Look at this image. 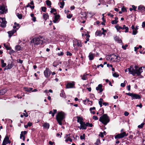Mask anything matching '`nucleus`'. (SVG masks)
<instances>
[{
	"label": "nucleus",
	"instance_id": "f257e3e1",
	"mask_svg": "<svg viewBox=\"0 0 145 145\" xmlns=\"http://www.w3.org/2000/svg\"><path fill=\"white\" fill-rule=\"evenodd\" d=\"M129 72L133 76H135V74H137L138 76H139L142 71V67L139 68L138 67L135 65L134 67L133 66H130V68L127 69Z\"/></svg>",
	"mask_w": 145,
	"mask_h": 145
},
{
	"label": "nucleus",
	"instance_id": "f03ea898",
	"mask_svg": "<svg viewBox=\"0 0 145 145\" xmlns=\"http://www.w3.org/2000/svg\"><path fill=\"white\" fill-rule=\"evenodd\" d=\"M99 121L102 123L106 125L109 122L110 119L107 114H104L99 118Z\"/></svg>",
	"mask_w": 145,
	"mask_h": 145
},
{
	"label": "nucleus",
	"instance_id": "7ed1b4c3",
	"mask_svg": "<svg viewBox=\"0 0 145 145\" xmlns=\"http://www.w3.org/2000/svg\"><path fill=\"white\" fill-rule=\"evenodd\" d=\"M31 42L35 46L42 44L44 42H45L43 40L42 38V37L39 36V37L35 38L31 40Z\"/></svg>",
	"mask_w": 145,
	"mask_h": 145
},
{
	"label": "nucleus",
	"instance_id": "20e7f679",
	"mask_svg": "<svg viewBox=\"0 0 145 145\" xmlns=\"http://www.w3.org/2000/svg\"><path fill=\"white\" fill-rule=\"evenodd\" d=\"M65 118V114L61 112H58L56 116V119L57 121L60 125H62V121Z\"/></svg>",
	"mask_w": 145,
	"mask_h": 145
},
{
	"label": "nucleus",
	"instance_id": "39448f33",
	"mask_svg": "<svg viewBox=\"0 0 145 145\" xmlns=\"http://www.w3.org/2000/svg\"><path fill=\"white\" fill-rule=\"evenodd\" d=\"M126 94L131 96L132 98V99H140L141 98V97L139 95L133 93H126Z\"/></svg>",
	"mask_w": 145,
	"mask_h": 145
},
{
	"label": "nucleus",
	"instance_id": "423d86ee",
	"mask_svg": "<svg viewBox=\"0 0 145 145\" xmlns=\"http://www.w3.org/2000/svg\"><path fill=\"white\" fill-rule=\"evenodd\" d=\"M127 135L128 134H126V133L124 132L116 135L114 138L115 139L121 138H123L125 136H127Z\"/></svg>",
	"mask_w": 145,
	"mask_h": 145
},
{
	"label": "nucleus",
	"instance_id": "0eeeda50",
	"mask_svg": "<svg viewBox=\"0 0 145 145\" xmlns=\"http://www.w3.org/2000/svg\"><path fill=\"white\" fill-rule=\"evenodd\" d=\"M0 22L1 23L0 26L2 27H5L6 26L7 22L5 21V18L0 17Z\"/></svg>",
	"mask_w": 145,
	"mask_h": 145
},
{
	"label": "nucleus",
	"instance_id": "6e6552de",
	"mask_svg": "<svg viewBox=\"0 0 145 145\" xmlns=\"http://www.w3.org/2000/svg\"><path fill=\"white\" fill-rule=\"evenodd\" d=\"M52 73V72L50 69L48 68H46L44 72V73L45 76L46 78L49 77Z\"/></svg>",
	"mask_w": 145,
	"mask_h": 145
},
{
	"label": "nucleus",
	"instance_id": "1a4fd4ad",
	"mask_svg": "<svg viewBox=\"0 0 145 145\" xmlns=\"http://www.w3.org/2000/svg\"><path fill=\"white\" fill-rule=\"evenodd\" d=\"M108 57L110 60L113 61H117V59H118V58H119L118 56L114 54L109 56Z\"/></svg>",
	"mask_w": 145,
	"mask_h": 145
},
{
	"label": "nucleus",
	"instance_id": "9d476101",
	"mask_svg": "<svg viewBox=\"0 0 145 145\" xmlns=\"http://www.w3.org/2000/svg\"><path fill=\"white\" fill-rule=\"evenodd\" d=\"M7 10V9L4 5H0V14H3Z\"/></svg>",
	"mask_w": 145,
	"mask_h": 145
},
{
	"label": "nucleus",
	"instance_id": "9b49d317",
	"mask_svg": "<svg viewBox=\"0 0 145 145\" xmlns=\"http://www.w3.org/2000/svg\"><path fill=\"white\" fill-rule=\"evenodd\" d=\"M13 28L14 29L12 31H9L8 32V33L9 35V36L10 37L12 35L16 32V29H14L16 28V26H14Z\"/></svg>",
	"mask_w": 145,
	"mask_h": 145
},
{
	"label": "nucleus",
	"instance_id": "f8f14e48",
	"mask_svg": "<svg viewBox=\"0 0 145 145\" xmlns=\"http://www.w3.org/2000/svg\"><path fill=\"white\" fill-rule=\"evenodd\" d=\"M138 12H143L145 10V7L142 5H140L138 7Z\"/></svg>",
	"mask_w": 145,
	"mask_h": 145
},
{
	"label": "nucleus",
	"instance_id": "ddd939ff",
	"mask_svg": "<svg viewBox=\"0 0 145 145\" xmlns=\"http://www.w3.org/2000/svg\"><path fill=\"white\" fill-rule=\"evenodd\" d=\"M74 82L72 83H68L66 85V87L67 88H72L74 87Z\"/></svg>",
	"mask_w": 145,
	"mask_h": 145
},
{
	"label": "nucleus",
	"instance_id": "4468645a",
	"mask_svg": "<svg viewBox=\"0 0 145 145\" xmlns=\"http://www.w3.org/2000/svg\"><path fill=\"white\" fill-rule=\"evenodd\" d=\"M80 124V127H78L80 129H86V125L84 122Z\"/></svg>",
	"mask_w": 145,
	"mask_h": 145
},
{
	"label": "nucleus",
	"instance_id": "2eb2a0df",
	"mask_svg": "<svg viewBox=\"0 0 145 145\" xmlns=\"http://www.w3.org/2000/svg\"><path fill=\"white\" fill-rule=\"evenodd\" d=\"M89 75V74L86 73L84 74L82 76H81V79L83 80H86L88 79L87 76Z\"/></svg>",
	"mask_w": 145,
	"mask_h": 145
},
{
	"label": "nucleus",
	"instance_id": "dca6fc26",
	"mask_svg": "<svg viewBox=\"0 0 145 145\" xmlns=\"http://www.w3.org/2000/svg\"><path fill=\"white\" fill-rule=\"evenodd\" d=\"M61 62L58 61H54L53 64V66L54 67H57V66L59 64H61Z\"/></svg>",
	"mask_w": 145,
	"mask_h": 145
},
{
	"label": "nucleus",
	"instance_id": "f3484780",
	"mask_svg": "<svg viewBox=\"0 0 145 145\" xmlns=\"http://www.w3.org/2000/svg\"><path fill=\"white\" fill-rule=\"evenodd\" d=\"M102 86L101 84H99L98 86L96 87V89L97 90H99L100 92H102L103 91V89L102 88Z\"/></svg>",
	"mask_w": 145,
	"mask_h": 145
},
{
	"label": "nucleus",
	"instance_id": "a211bd4d",
	"mask_svg": "<svg viewBox=\"0 0 145 145\" xmlns=\"http://www.w3.org/2000/svg\"><path fill=\"white\" fill-rule=\"evenodd\" d=\"M43 18L45 20H46L49 18V16L48 13H43Z\"/></svg>",
	"mask_w": 145,
	"mask_h": 145
},
{
	"label": "nucleus",
	"instance_id": "6ab92c4d",
	"mask_svg": "<svg viewBox=\"0 0 145 145\" xmlns=\"http://www.w3.org/2000/svg\"><path fill=\"white\" fill-rule=\"evenodd\" d=\"M94 54L91 53H90L89 55V59L92 60L93 59Z\"/></svg>",
	"mask_w": 145,
	"mask_h": 145
},
{
	"label": "nucleus",
	"instance_id": "aec40b11",
	"mask_svg": "<svg viewBox=\"0 0 145 145\" xmlns=\"http://www.w3.org/2000/svg\"><path fill=\"white\" fill-rule=\"evenodd\" d=\"M75 43H76L77 46L78 47H81L82 46L81 41L80 40H77L76 41H75Z\"/></svg>",
	"mask_w": 145,
	"mask_h": 145
},
{
	"label": "nucleus",
	"instance_id": "412c9836",
	"mask_svg": "<svg viewBox=\"0 0 145 145\" xmlns=\"http://www.w3.org/2000/svg\"><path fill=\"white\" fill-rule=\"evenodd\" d=\"M76 118L77 119V122L79 123L80 124H81L83 122L82 121V118L79 116H77Z\"/></svg>",
	"mask_w": 145,
	"mask_h": 145
},
{
	"label": "nucleus",
	"instance_id": "4be33fe9",
	"mask_svg": "<svg viewBox=\"0 0 145 145\" xmlns=\"http://www.w3.org/2000/svg\"><path fill=\"white\" fill-rule=\"evenodd\" d=\"M59 18V15H56L55 16L54 19L53 20V22L54 23H56Z\"/></svg>",
	"mask_w": 145,
	"mask_h": 145
},
{
	"label": "nucleus",
	"instance_id": "5701e85b",
	"mask_svg": "<svg viewBox=\"0 0 145 145\" xmlns=\"http://www.w3.org/2000/svg\"><path fill=\"white\" fill-rule=\"evenodd\" d=\"M95 36H101L102 35L101 31L99 30L97 31L95 33Z\"/></svg>",
	"mask_w": 145,
	"mask_h": 145
},
{
	"label": "nucleus",
	"instance_id": "b1692460",
	"mask_svg": "<svg viewBox=\"0 0 145 145\" xmlns=\"http://www.w3.org/2000/svg\"><path fill=\"white\" fill-rule=\"evenodd\" d=\"M13 67L12 64H8L5 68L4 70L11 69Z\"/></svg>",
	"mask_w": 145,
	"mask_h": 145
},
{
	"label": "nucleus",
	"instance_id": "393cba45",
	"mask_svg": "<svg viewBox=\"0 0 145 145\" xmlns=\"http://www.w3.org/2000/svg\"><path fill=\"white\" fill-rule=\"evenodd\" d=\"M60 96L61 97L65 98L66 97L65 94L63 90H62L61 91V93H60Z\"/></svg>",
	"mask_w": 145,
	"mask_h": 145
},
{
	"label": "nucleus",
	"instance_id": "a878e982",
	"mask_svg": "<svg viewBox=\"0 0 145 145\" xmlns=\"http://www.w3.org/2000/svg\"><path fill=\"white\" fill-rule=\"evenodd\" d=\"M49 124L48 123H45L43 125V126L45 128L48 129L49 127Z\"/></svg>",
	"mask_w": 145,
	"mask_h": 145
},
{
	"label": "nucleus",
	"instance_id": "bb28decb",
	"mask_svg": "<svg viewBox=\"0 0 145 145\" xmlns=\"http://www.w3.org/2000/svg\"><path fill=\"white\" fill-rule=\"evenodd\" d=\"M9 138L8 137L6 136L5 137L3 141L6 143L7 144V142H8V141L9 140Z\"/></svg>",
	"mask_w": 145,
	"mask_h": 145
},
{
	"label": "nucleus",
	"instance_id": "cd10ccee",
	"mask_svg": "<svg viewBox=\"0 0 145 145\" xmlns=\"http://www.w3.org/2000/svg\"><path fill=\"white\" fill-rule=\"evenodd\" d=\"M6 92V90L5 89L0 90V95H3Z\"/></svg>",
	"mask_w": 145,
	"mask_h": 145
},
{
	"label": "nucleus",
	"instance_id": "c85d7f7f",
	"mask_svg": "<svg viewBox=\"0 0 145 145\" xmlns=\"http://www.w3.org/2000/svg\"><path fill=\"white\" fill-rule=\"evenodd\" d=\"M15 48L17 50L19 51L21 50V47L20 46L17 45L15 46Z\"/></svg>",
	"mask_w": 145,
	"mask_h": 145
},
{
	"label": "nucleus",
	"instance_id": "c756f323",
	"mask_svg": "<svg viewBox=\"0 0 145 145\" xmlns=\"http://www.w3.org/2000/svg\"><path fill=\"white\" fill-rule=\"evenodd\" d=\"M46 5L48 6H50L51 5V4H52L51 2L50 1H49V0H47L46 1ZM50 7H51L50 6Z\"/></svg>",
	"mask_w": 145,
	"mask_h": 145
},
{
	"label": "nucleus",
	"instance_id": "7c9ffc66",
	"mask_svg": "<svg viewBox=\"0 0 145 145\" xmlns=\"http://www.w3.org/2000/svg\"><path fill=\"white\" fill-rule=\"evenodd\" d=\"M23 131H22L21 132V134L20 135V139H22V138L23 137V140L24 141L25 140V137L24 135H23Z\"/></svg>",
	"mask_w": 145,
	"mask_h": 145
},
{
	"label": "nucleus",
	"instance_id": "2f4dec72",
	"mask_svg": "<svg viewBox=\"0 0 145 145\" xmlns=\"http://www.w3.org/2000/svg\"><path fill=\"white\" fill-rule=\"evenodd\" d=\"M59 3L61 5V6H60V7L61 8H63V7L64 6V5L65 2L63 1H62L60 2Z\"/></svg>",
	"mask_w": 145,
	"mask_h": 145
},
{
	"label": "nucleus",
	"instance_id": "473e14b6",
	"mask_svg": "<svg viewBox=\"0 0 145 145\" xmlns=\"http://www.w3.org/2000/svg\"><path fill=\"white\" fill-rule=\"evenodd\" d=\"M27 7H29L31 9H33L34 8L35 6L34 5L31 6L30 5V4L29 3H28V4L26 6Z\"/></svg>",
	"mask_w": 145,
	"mask_h": 145
},
{
	"label": "nucleus",
	"instance_id": "72a5a7b5",
	"mask_svg": "<svg viewBox=\"0 0 145 145\" xmlns=\"http://www.w3.org/2000/svg\"><path fill=\"white\" fill-rule=\"evenodd\" d=\"M112 75L115 77H118L119 76L118 74L116 72H114V73H112Z\"/></svg>",
	"mask_w": 145,
	"mask_h": 145
},
{
	"label": "nucleus",
	"instance_id": "f704fd0d",
	"mask_svg": "<svg viewBox=\"0 0 145 145\" xmlns=\"http://www.w3.org/2000/svg\"><path fill=\"white\" fill-rule=\"evenodd\" d=\"M103 99L102 98H100L99 99V103L100 105V107H101L102 106V101Z\"/></svg>",
	"mask_w": 145,
	"mask_h": 145
},
{
	"label": "nucleus",
	"instance_id": "c9c22d12",
	"mask_svg": "<svg viewBox=\"0 0 145 145\" xmlns=\"http://www.w3.org/2000/svg\"><path fill=\"white\" fill-rule=\"evenodd\" d=\"M66 139L65 140V141L66 142H67L69 141H70V142H72V139L70 138V137H68V138H66Z\"/></svg>",
	"mask_w": 145,
	"mask_h": 145
},
{
	"label": "nucleus",
	"instance_id": "e433bc0d",
	"mask_svg": "<svg viewBox=\"0 0 145 145\" xmlns=\"http://www.w3.org/2000/svg\"><path fill=\"white\" fill-rule=\"evenodd\" d=\"M115 27L116 29L118 31H119L120 29H121V27L119 26L118 25L116 26Z\"/></svg>",
	"mask_w": 145,
	"mask_h": 145
},
{
	"label": "nucleus",
	"instance_id": "4c0bfd02",
	"mask_svg": "<svg viewBox=\"0 0 145 145\" xmlns=\"http://www.w3.org/2000/svg\"><path fill=\"white\" fill-rule=\"evenodd\" d=\"M137 33V31L136 29H135L133 30V35H135Z\"/></svg>",
	"mask_w": 145,
	"mask_h": 145
},
{
	"label": "nucleus",
	"instance_id": "58836bf2",
	"mask_svg": "<svg viewBox=\"0 0 145 145\" xmlns=\"http://www.w3.org/2000/svg\"><path fill=\"white\" fill-rule=\"evenodd\" d=\"M86 127L87 126H89L90 127H92L93 126V125L92 123H89L88 122H87L86 123Z\"/></svg>",
	"mask_w": 145,
	"mask_h": 145
},
{
	"label": "nucleus",
	"instance_id": "ea45409f",
	"mask_svg": "<svg viewBox=\"0 0 145 145\" xmlns=\"http://www.w3.org/2000/svg\"><path fill=\"white\" fill-rule=\"evenodd\" d=\"M46 8L45 7H41V10L42 11L44 12H46Z\"/></svg>",
	"mask_w": 145,
	"mask_h": 145
},
{
	"label": "nucleus",
	"instance_id": "a19ab883",
	"mask_svg": "<svg viewBox=\"0 0 145 145\" xmlns=\"http://www.w3.org/2000/svg\"><path fill=\"white\" fill-rule=\"evenodd\" d=\"M118 22V21L117 20H113L111 21V23L112 24H116Z\"/></svg>",
	"mask_w": 145,
	"mask_h": 145
},
{
	"label": "nucleus",
	"instance_id": "79ce46f5",
	"mask_svg": "<svg viewBox=\"0 0 145 145\" xmlns=\"http://www.w3.org/2000/svg\"><path fill=\"white\" fill-rule=\"evenodd\" d=\"M144 125V123H142L140 125H138V127L139 128H142L143 127Z\"/></svg>",
	"mask_w": 145,
	"mask_h": 145
},
{
	"label": "nucleus",
	"instance_id": "37998d69",
	"mask_svg": "<svg viewBox=\"0 0 145 145\" xmlns=\"http://www.w3.org/2000/svg\"><path fill=\"white\" fill-rule=\"evenodd\" d=\"M18 17V18L20 19H21L22 18V15L21 14H19V13L17 14V15Z\"/></svg>",
	"mask_w": 145,
	"mask_h": 145
},
{
	"label": "nucleus",
	"instance_id": "c03bdc74",
	"mask_svg": "<svg viewBox=\"0 0 145 145\" xmlns=\"http://www.w3.org/2000/svg\"><path fill=\"white\" fill-rule=\"evenodd\" d=\"M100 139H98L95 142V144L97 145H98L100 143Z\"/></svg>",
	"mask_w": 145,
	"mask_h": 145
},
{
	"label": "nucleus",
	"instance_id": "a18cd8bd",
	"mask_svg": "<svg viewBox=\"0 0 145 145\" xmlns=\"http://www.w3.org/2000/svg\"><path fill=\"white\" fill-rule=\"evenodd\" d=\"M85 134H83V135L80 136V138L81 140L84 139L85 138Z\"/></svg>",
	"mask_w": 145,
	"mask_h": 145
},
{
	"label": "nucleus",
	"instance_id": "49530a36",
	"mask_svg": "<svg viewBox=\"0 0 145 145\" xmlns=\"http://www.w3.org/2000/svg\"><path fill=\"white\" fill-rule=\"evenodd\" d=\"M53 111L54 112H53V113H52V117H54V116L55 114L56 113L57 110L56 109H54Z\"/></svg>",
	"mask_w": 145,
	"mask_h": 145
},
{
	"label": "nucleus",
	"instance_id": "de8ad7c7",
	"mask_svg": "<svg viewBox=\"0 0 145 145\" xmlns=\"http://www.w3.org/2000/svg\"><path fill=\"white\" fill-rule=\"evenodd\" d=\"M128 46V45L126 44L125 45L122 46V48L124 50H125L126 48Z\"/></svg>",
	"mask_w": 145,
	"mask_h": 145
},
{
	"label": "nucleus",
	"instance_id": "09e8293b",
	"mask_svg": "<svg viewBox=\"0 0 145 145\" xmlns=\"http://www.w3.org/2000/svg\"><path fill=\"white\" fill-rule=\"evenodd\" d=\"M104 133L102 132H100V134L99 135L101 137L103 138L104 137Z\"/></svg>",
	"mask_w": 145,
	"mask_h": 145
},
{
	"label": "nucleus",
	"instance_id": "8fccbe9b",
	"mask_svg": "<svg viewBox=\"0 0 145 145\" xmlns=\"http://www.w3.org/2000/svg\"><path fill=\"white\" fill-rule=\"evenodd\" d=\"M93 119L95 120H97L98 119V118L97 117L95 116H93Z\"/></svg>",
	"mask_w": 145,
	"mask_h": 145
},
{
	"label": "nucleus",
	"instance_id": "3c124183",
	"mask_svg": "<svg viewBox=\"0 0 145 145\" xmlns=\"http://www.w3.org/2000/svg\"><path fill=\"white\" fill-rule=\"evenodd\" d=\"M126 9L124 7H123L121 8V11L123 12H125L126 11Z\"/></svg>",
	"mask_w": 145,
	"mask_h": 145
},
{
	"label": "nucleus",
	"instance_id": "603ef678",
	"mask_svg": "<svg viewBox=\"0 0 145 145\" xmlns=\"http://www.w3.org/2000/svg\"><path fill=\"white\" fill-rule=\"evenodd\" d=\"M132 7L133 8V9L135 10V11H136V9L137 8V7L135 6V5H132Z\"/></svg>",
	"mask_w": 145,
	"mask_h": 145
},
{
	"label": "nucleus",
	"instance_id": "864d4df0",
	"mask_svg": "<svg viewBox=\"0 0 145 145\" xmlns=\"http://www.w3.org/2000/svg\"><path fill=\"white\" fill-rule=\"evenodd\" d=\"M125 32L127 33V32H128L129 28L128 27H126L125 28Z\"/></svg>",
	"mask_w": 145,
	"mask_h": 145
},
{
	"label": "nucleus",
	"instance_id": "5fc2aeb1",
	"mask_svg": "<svg viewBox=\"0 0 145 145\" xmlns=\"http://www.w3.org/2000/svg\"><path fill=\"white\" fill-rule=\"evenodd\" d=\"M23 62V61L20 59H18V62L19 63H22Z\"/></svg>",
	"mask_w": 145,
	"mask_h": 145
},
{
	"label": "nucleus",
	"instance_id": "6e6d98bb",
	"mask_svg": "<svg viewBox=\"0 0 145 145\" xmlns=\"http://www.w3.org/2000/svg\"><path fill=\"white\" fill-rule=\"evenodd\" d=\"M14 52V51L13 50H10L9 52V54H11Z\"/></svg>",
	"mask_w": 145,
	"mask_h": 145
},
{
	"label": "nucleus",
	"instance_id": "4d7b16f0",
	"mask_svg": "<svg viewBox=\"0 0 145 145\" xmlns=\"http://www.w3.org/2000/svg\"><path fill=\"white\" fill-rule=\"evenodd\" d=\"M32 125V123L30 122H28L27 123V125L28 126H31Z\"/></svg>",
	"mask_w": 145,
	"mask_h": 145
},
{
	"label": "nucleus",
	"instance_id": "13d9d810",
	"mask_svg": "<svg viewBox=\"0 0 145 145\" xmlns=\"http://www.w3.org/2000/svg\"><path fill=\"white\" fill-rule=\"evenodd\" d=\"M56 9H52V10L50 11V12L51 13H52L54 12H55L56 11Z\"/></svg>",
	"mask_w": 145,
	"mask_h": 145
},
{
	"label": "nucleus",
	"instance_id": "bf43d9fd",
	"mask_svg": "<svg viewBox=\"0 0 145 145\" xmlns=\"http://www.w3.org/2000/svg\"><path fill=\"white\" fill-rule=\"evenodd\" d=\"M67 56H71L72 55V54L69 52H67Z\"/></svg>",
	"mask_w": 145,
	"mask_h": 145
},
{
	"label": "nucleus",
	"instance_id": "052dcab7",
	"mask_svg": "<svg viewBox=\"0 0 145 145\" xmlns=\"http://www.w3.org/2000/svg\"><path fill=\"white\" fill-rule=\"evenodd\" d=\"M64 54V53L63 52H61L60 53H58V56H62Z\"/></svg>",
	"mask_w": 145,
	"mask_h": 145
},
{
	"label": "nucleus",
	"instance_id": "680f3d73",
	"mask_svg": "<svg viewBox=\"0 0 145 145\" xmlns=\"http://www.w3.org/2000/svg\"><path fill=\"white\" fill-rule=\"evenodd\" d=\"M136 106L137 107H139L140 108H142V104L141 103H140V105H136Z\"/></svg>",
	"mask_w": 145,
	"mask_h": 145
},
{
	"label": "nucleus",
	"instance_id": "e2e57ef3",
	"mask_svg": "<svg viewBox=\"0 0 145 145\" xmlns=\"http://www.w3.org/2000/svg\"><path fill=\"white\" fill-rule=\"evenodd\" d=\"M23 115L24 116H25V117H27L28 116L27 113L26 114L25 113H23Z\"/></svg>",
	"mask_w": 145,
	"mask_h": 145
},
{
	"label": "nucleus",
	"instance_id": "0e129e2a",
	"mask_svg": "<svg viewBox=\"0 0 145 145\" xmlns=\"http://www.w3.org/2000/svg\"><path fill=\"white\" fill-rule=\"evenodd\" d=\"M124 114L125 116H127L129 115V113L128 112L126 111L125 112Z\"/></svg>",
	"mask_w": 145,
	"mask_h": 145
},
{
	"label": "nucleus",
	"instance_id": "69168bd1",
	"mask_svg": "<svg viewBox=\"0 0 145 145\" xmlns=\"http://www.w3.org/2000/svg\"><path fill=\"white\" fill-rule=\"evenodd\" d=\"M2 65V67H5L6 65V64L5 63H3L1 64Z\"/></svg>",
	"mask_w": 145,
	"mask_h": 145
},
{
	"label": "nucleus",
	"instance_id": "338daca9",
	"mask_svg": "<svg viewBox=\"0 0 145 145\" xmlns=\"http://www.w3.org/2000/svg\"><path fill=\"white\" fill-rule=\"evenodd\" d=\"M5 47L7 50H10L11 49V48L10 47H8V46H5Z\"/></svg>",
	"mask_w": 145,
	"mask_h": 145
},
{
	"label": "nucleus",
	"instance_id": "774afa93",
	"mask_svg": "<svg viewBox=\"0 0 145 145\" xmlns=\"http://www.w3.org/2000/svg\"><path fill=\"white\" fill-rule=\"evenodd\" d=\"M142 26L144 27H145V22H143L142 23Z\"/></svg>",
	"mask_w": 145,
	"mask_h": 145
}]
</instances>
